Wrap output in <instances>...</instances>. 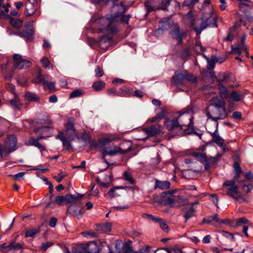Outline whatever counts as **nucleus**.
Segmentation results:
<instances>
[{
  "mask_svg": "<svg viewBox=\"0 0 253 253\" xmlns=\"http://www.w3.org/2000/svg\"><path fill=\"white\" fill-rule=\"evenodd\" d=\"M246 37V35L243 34L241 38V43H240L241 45V47L244 48V51H246L247 48V45L245 44Z\"/></svg>",
  "mask_w": 253,
  "mask_h": 253,
  "instance_id": "e2e57ef3",
  "label": "nucleus"
},
{
  "mask_svg": "<svg viewBox=\"0 0 253 253\" xmlns=\"http://www.w3.org/2000/svg\"><path fill=\"white\" fill-rule=\"evenodd\" d=\"M250 223L247 219L244 217L240 218L237 220L236 226H243L244 224H249Z\"/></svg>",
  "mask_w": 253,
  "mask_h": 253,
  "instance_id": "09e8293b",
  "label": "nucleus"
},
{
  "mask_svg": "<svg viewBox=\"0 0 253 253\" xmlns=\"http://www.w3.org/2000/svg\"><path fill=\"white\" fill-rule=\"evenodd\" d=\"M83 90L81 89H76L73 91L70 94V98H76L81 96L83 94Z\"/></svg>",
  "mask_w": 253,
  "mask_h": 253,
  "instance_id": "8fccbe9b",
  "label": "nucleus"
},
{
  "mask_svg": "<svg viewBox=\"0 0 253 253\" xmlns=\"http://www.w3.org/2000/svg\"><path fill=\"white\" fill-rule=\"evenodd\" d=\"M142 217L145 219H151L152 220H153L156 222H157L159 221V219L160 218V217H159L158 216H155L152 214H147V213L143 214Z\"/></svg>",
  "mask_w": 253,
  "mask_h": 253,
  "instance_id": "3c124183",
  "label": "nucleus"
},
{
  "mask_svg": "<svg viewBox=\"0 0 253 253\" xmlns=\"http://www.w3.org/2000/svg\"><path fill=\"white\" fill-rule=\"evenodd\" d=\"M173 30L170 32V35L172 39L177 42V44H181L183 39L185 38L187 35L186 31L180 30L178 25H172Z\"/></svg>",
  "mask_w": 253,
  "mask_h": 253,
  "instance_id": "9d476101",
  "label": "nucleus"
},
{
  "mask_svg": "<svg viewBox=\"0 0 253 253\" xmlns=\"http://www.w3.org/2000/svg\"><path fill=\"white\" fill-rule=\"evenodd\" d=\"M217 126L218 123L216 124V129L214 132L211 133V136L214 142L216 143L218 146L221 145L223 143V139L217 133Z\"/></svg>",
  "mask_w": 253,
  "mask_h": 253,
  "instance_id": "c85d7f7f",
  "label": "nucleus"
},
{
  "mask_svg": "<svg viewBox=\"0 0 253 253\" xmlns=\"http://www.w3.org/2000/svg\"><path fill=\"white\" fill-rule=\"evenodd\" d=\"M112 40L108 36H105L102 37L98 41V44L101 48L107 50L111 43Z\"/></svg>",
  "mask_w": 253,
  "mask_h": 253,
  "instance_id": "4be33fe9",
  "label": "nucleus"
},
{
  "mask_svg": "<svg viewBox=\"0 0 253 253\" xmlns=\"http://www.w3.org/2000/svg\"><path fill=\"white\" fill-rule=\"evenodd\" d=\"M45 138V137L43 136H39L38 137L37 139H36L34 138H31L30 140L29 144L31 145L37 147V148H38V149L41 151H44V150H45V147L39 143V140L41 139H43V138Z\"/></svg>",
  "mask_w": 253,
  "mask_h": 253,
  "instance_id": "b1692460",
  "label": "nucleus"
},
{
  "mask_svg": "<svg viewBox=\"0 0 253 253\" xmlns=\"http://www.w3.org/2000/svg\"><path fill=\"white\" fill-rule=\"evenodd\" d=\"M115 140L114 137L112 138H105L101 139L96 144L95 147L98 148L100 151L102 152V158L104 159V162L109 164V163L105 159V157L107 155L114 156L119 153H124V151H122L121 148L116 145H109L111 142Z\"/></svg>",
  "mask_w": 253,
  "mask_h": 253,
  "instance_id": "f03ea898",
  "label": "nucleus"
},
{
  "mask_svg": "<svg viewBox=\"0 0 253 253\" xmlns=\"http://www.w3.org/2000/svg\"><path fill=\"white\" fill-rule=\"evenodd\" d=\"M98 250L96 243L94 242H89L84 248L83 246L77 247L74 253H95Z\"/></svg>",
  "mask_w": 253,
  "mask_h": 253,
  "instance_id": "ddd939ff",
  "label": "nucleus"
},
{
  "mask_svg": "<svg viewBox=\"0 0 253 253\" xmlns=\"http://www.w3.org/2000/svg\"><path fill=\"white\" fill-rule=\"evenodd\" d=\"M105 85V83L102 81L95 82L92 84V87L95 91H99L102 89Z\"/></svg>",
  "mask_w": 253,
  "mask_h": 253,
  "instance_id": "58836bf2",
  "label": "nucleus"
},
{
  "mask_svg": "<svg viewBox=\"0 0 253 253\" xmlns=\"http://www.w3.org/2000/svg\"><path fill=\"white\" fill-rule=\"evenodd\" d=\"M230 98L235 101H239L243 99L242 96L236 91H233L230 95Z\"/></svg>",
  "mask_w": 253,
  "mask_h": 253,
  "instance_id": "37998d69",
  "label": "nucleus"
},
{
  "mask_svg": "<svg viewBox=\"0 0 253 253\" xmlns=\"http://www.w3.org/2000/svg\"><path fill=\"white\" fill-rule=\"evenodd\" d=\"M107 93L109 95L112 96H119V92L117 91L116 88H111L108 89Z\"/></svg>",
  "mask_w": 253,
  "mask_h": 253,
  "instance_id": "052dcab7",
  "label": "nucleus"
},
{
  "mask_svg": "<svg viewBox=\"0 0 253 253\" xmlns=\"http://www.w3.org/2000/svg\"><path fill=\"white\" fill-rule=\"evenodd\" d=\"M204 222L208 224L212 223L215 224V223L218 224H228L229 220L228 219L222 220L220 219L217 217V215L216 214L211 216L208 217L207 218L204 219Z\"/></svg>",
  "mask_w": 253,
  "mask_h": 253,
  "instance_id": "aec40b11",
  "label": "nucleus"
},
{
  "mask_svg": "<svg viewBox=\"0 0 253 253\" xmlns=\"http://www.w3.org/2000/svg\"><path fill=\"white\" fill-rule=\"evenodd\" d=\"M9 244L7 245L5 243L0 245V250L3 253H8L10 251L9 249Z\"/></svg>",
  "mask_w": 253,
  "mask_h": 253,
  "instance_id": "680f3d73",
  "label": "nucleus"
},
{
  "mask_svg": "<svg viewBox=\"0 0 253 253\" xmlns=\"http://www.w3.org/2000/svg\"><path fill=\"white\" fill-rule=\"evenodd\" d=\"M178 122L179 128L183 129V127H190L192 124L193 118L186 111L177 112L175 114Z\"/></svg>",
  "mask_w": 253,
  "mask_h": 253,
  "instance_id": "0eeeda50",
  "label": "nucleus"
},
{
  "mask_svg": "<svg viewBox=\"0 0 253 253\" xmlns=\"http://www.w3.org/2000/svg\"><path fill=\"white\" fill-rule=\"evenodd\" d=\"M206 114L208 119L216 122L225 118L227 116V112L225 101L217 97L212 98L206 109Z\"/></svg>",
  "mask_w": 253,
  "mask_h": 253,
  "instance_id": "f257e3e1",
  "label": "nucleus"
},
{
  "mask_svg": "<svg viewBox=\"0 0 253 253\" xmlns=\"http://www.w3.org/2000/svg\"><path fill=\"white\" fill-rule=\"evenodd\" d=\"M13 60L14 67L19 70L27 68L32 64L30 61L23 59L21 55L18 54L13 55Z\"/></svg>",
  "mask_w": 253,
  "mask_h": 253,
  "instance_id": "9b49d317",
  "label": "nucleus"
},
{
  "mask_svg": "<svg viewBox=\"0 0 253 253\" xmlns=\"http://www.w3.org/2000/svg\"><path fill=\"white\" fill-rule=\"evenodd\" d=\"M36 0H28L25 4V14L26 16L33 15L37 9Z\"/></svg>",
  "mask_w": 253,
  "mask_h": 253,
  "instance_id": "f3484780",
  "label": "nucleus"
},
{
  "mask_svg": "<svg viewBox=\"0 0 253 253\" xmlns=\"http://www.w3.org/2000/svg\"><path fill=\"white\" fill-rule=\"evenodd\" d=\"M215 59L216 56L215 55H212L211 58L208 60L207 62L208 64V69H212L214 68L215 64L216 63Z\"/></svg>",
  "mask_w": 253,
  "mask_h": 253,
  "instance_id": "c03bdc74",
  "label": "nucleus"
},
{
  "mask_svg": "<svg viewBox=\"0 0 253 253\" xmlns=\"http://www.w3.org/2000/svg\"><path fill=\"white\" fill-rule=\"evenodd\" d=\"M185 81L195 83L197 82V79L193 75L189 74L187 71L184 70L173 76L171 83L174 85L179 86L183 84Z\"/></svg>",
  "mask_w": 253,
  "mask_h": 253,
  "instance_id": "39448f33",
  "label": "nucleus"
},
{
  "mask_svg": "<svg viewBox=\"0 0 253 253\" xmlns=\"http://www.w3.org/2000/svg\"><path fill=\"white\" fill-rule=\"evenodd\" d=\"M173 193V191L165 192L164 193L165 195H170L169 197H167L164 199L165 204L166 205H168L170 207L173 206L176 200V198L175 196L172 195Z\"/></svg>",
  "mask_w": 253,
  "mask_h": 253,
  "instance_id": "a878e982",
  "label": "nucleus"
},
{
  "mask_svg": "<svg viewBox=\"0 0 253 253\" xmlns=\"http://www.w3.org/2000/svg\"><path fill=\"white\" fill-rule=\"evenodd\" d=\"M123 187H116L115 188L111 189L108 192V195L111 198H113L115 197L118 196L119 195L116 193V190L118 189H123Z\"/></svg>",
  "mask_w": 253,
  "mask_h": 253,
  "instance_id": "49530a36",
  "label": "nucleus"
},
{
  "mask_svg": "<svg viewBox=\"0 0 253 253\" xmlns=\"http://www.w3.org/2000/svg\"><path fill=\"white\" fill-rule=\"evenodd\" d=\"M218 88L220 93L224 97L228 96V92L226 88L221 84H218Z\"/></svg>",
  "mask_w": 253,
  "mask_h": 253,
  "instance_id": "864d4df0",
  "label": "nucleus"
},
{
  "mask_svg": "<svg viewBox=\"0 0 253 253\" xmlns=\"http://www.w3.org/2000/svg\"><path fill=\"white\" fill-rule=\"evenodd\" d=\"M223 186L228 187L226 194L233 198L240 193L238 189L239 187L236 184L235 180H226L224 182Z\"/></svg>",
  "mask_w": 253,
  "mask_h": 253,
  "instance_id": "f8f14e48",
  "label": "nucleus"
},
{
  "mask_svg": "<svg viewBox=\"0 0 253 253\" xmlns=\"http://www.w3.org/2000/svg\"><path fill=\"white\" fill-rule=\"evenodd\" d=\"M193 156L197 158L205 166L206 169H209L211 167V163L214 161H217L222 156V154H217L215 157H208L204 153H194Z\"/></svg>",
  "mask_w": 253,
  "mask_h": 253,
  "instance_id": "1a4fd4ad",
  "label": "nucleus"
},
{
  "mask_svg": "<svg viewBox=\"0 0 253 253\" xmlns=\"http://www.w3.org/2000/svg\"><path fill=\"white\" fill-rule=\"evenodd\" d=\"M194 50L197 52H203L205 50V48L201 45L200 42H197L195 45Z\"/></svg>",
  "mask_w": 253,
  "mask_h": 253,
  "instance_id": "13d9d810",
  "label": "nucleus"
},
{
  "mask_svg": "<svg viewBox=\"0 0 253 253\" xmlns=\"http://www.w3.org/2000/svg\"><path fill=\"white\" fill-rule=\"evenodd\" d=\"M44 85L47 86L50 90H54L55 87L54 83L53 82H48L46 81L44 82Z\"/></svg>",
  "mask_w": 253,
  "mask_h": 253,
  "instance_id": "338daca9",
  "label": "nucleus"
},
{
  "mask_svg": "<svg viewBox=\"0 0 253 253\" xmlns=\"http://www.w3.org/2000/svg\"><path fill=\"white\" fill-rule=\"evenodd\" d=\"M41 231L40 227L31 228L28 230L25 233V237H34L35 236Z\"/></svg>",
  "mask_w": 253,
  "mask_h": 253,
  "instance_id": "7c9ffc66",
  "label": "nucleus"
},
{
  "mask_svg": "<svg viewBox=\"0 0 253 253\" xmlns=\"http://www.w3.org/2000/svg\"><path fill=\"white\" fill-rule=\"evenodd\" d=\"M97 22L101 26L99 28V32H106L112 34L118 31V15H107L106 17L99 18Z\"/></svg>",
  "mask_w": 253,
  "mask_h": 253,
  "instance_id": "7ed1b4c3",
  "label": "nucleus"
},
{
  "mask_svg": "<svg viewBox=\"0 0 253 253\" xmlns=\"http://www.w3.org/2000/svg\"><path fill=\"white\" fill-rule=\"evenodd\" d=\"M84 237L96 238L97 237V234L94 232L86 231L83 232L81 233Z\"/></svg>",
  "mask_w": 253,
  "mask_h": 253,
  "instance_id": "6e6d98bb",
  "label": "nucleus"
},
{
  "mask_svg": "<svg viewBox=\"0 0 253 253\" xmlns=\"http://www.w3.org/2000/svg\"><path fill=\"white\" fill-rule=\"evenodd\" d=\"M178 122L177 120L176 116L174 115V117L172 119H166L164 122V125L169 130L179 128Z\"/></svg>",
  "mask_w": 253,
  "mask_h": 253,
  "instance_id": "6ab92c4d",
  "label": "nucleus"
},
{
  "mask_svg": "<svg viewBox=\"0 0 253 253\" xmlns=\"http://www.w3.org/2000/svg\"><path fill=\"white\" fill-rule=\"evenodd\" d=\"M66 202L65 196H58L55 198V203L58 205H62Z\"/></svg>",
  "mask_w": 253,
  "mask_h": 253,
  "instance_id": "5fc2aeb1",
  "label": "nucleus"
},
{
  "mask_svg": "<svg viewBox=\"0 0 253 253\" xmlns=\"http://www.w3.org/2000/svg\"><path fill=\"white\" fill-rule=\"evenodd\" d=\"M234 199L237 200L240 203H243L247 201L246 198L240 193H239L236 197L234 198Z\"/></svg>",
  "mask_w": 253,
  "mask_h": 253,
  "instance_id": "69168bd1",
  "label": "nucleus"
},
{
  "mask_svg": "<svg viewBox=\"0 0 253 253\" xmlns=\"http://www.w3.org/2000/svg\"><path fill=\"white\" fill-rule=\"evenodd\" d=\"M121 92H119L121 96H129L130 94L129 89L126 86H123L120 88Z\"/></svg>",
  "mask_w": 253,
  "mask_h": 253,
  "instance_id": "a19ab883",
  "label": "nucleus"
},
{
  "mask_svg": "<svg viewBox=\"0 0 253 253\" xmlns=\"http://www.w3.org/2000/svg\"><path fill=\"white\" fill-rule=\"evenodd\" d=\"M11 107L15 111L19 110L22 106V103L17 95H15L14 98L9 101Z\"/></svg>",
  "mask_w": 253,
  "mask_h": 253,
  "instance_id": "5701e85b",
  "label": "nucleus"
},
{
  "mask_svg": "<svg viewBox=\"0 0 253 253\" xmlns=\"http://www.w3.org/2000/svg\"><path fill=\"white\" fill-rule=\"evenodd\" d=\"M57 139H60L63 144V146L66 150H69L72 148L71 142L72 140H70L68 137L64 136L63 132H60L58 135L56 136Z\"/></svg>",
  "mask_w": 253,
  "mask_h": 253,
  "instance_id": "412c9836",
  "label": "nucleus"
},
{
  "mask_svg": "<svg viewBox=\"0 0 253 253\" xmlns=\"http://www.w3.org/2000/svg\"><path fill=\"white\" fill-rule=\"evenodd\" d=\"M53 245V243L51 242H47L45 243H43L42 244V246L40 247V249L43 251L45 252L47 250V249L52 246Z\"/></svg>",
  "mask_w": 253,
  "mask_h": 253,
  "instance_id": "4d7b16f0",
  "label": "nucleus"
},
{
  "mask_svg": "<svg viewBox=\"0 0 253 253\" xmlns=\"http://www.w3.org/2000/svg\"><path fill=\"white\" fill-rule=\"evenodd\" d=\"M211 77L216 79L218 82L221 83L225 81L227 78L225 73H220L217 77L214 75L211 76Z\"/></svg>",
  "mask_w": 253,
  "mask_h": 253,
  "instance_id": "a18cd8bd",
  "label": "nucleus"
},
{
  "mask_svg": "<svg viewBox=\"0 0 253 253\" xmlns=\"http://www.w3.org/2000/svg\"><path fill=\"white\" fill-rule=\"evenodd\" d=\"M231 52L235 54H238L240 55L241 53V50H244V48L241 47V45L239 43H237L235 46L233 45L231 46Z\"/></svg>",
  "mask_w": 253,
  "mask_h": 253,
  "instance_id": "79ce46f5",
  "label": "nucleus"
},
{
  "mask_svg": "<svg viewBox=\"0 0 253 253\" xmlns=\"http://www.w3.org/2000/svg\"><path fill=\"white\" fill-rule=\"evenodd\" d=\"M78 199V197L72 194H67L65 196L66 202L71 205L75 204Z\"/></svg>",
  "mask_w": 253,
  "mask_h": 253,
  "instance_id": "f704fd0d",
  "label": "nucleus"
},
{
  "mask_svg": "<svg viewBox=\"0 0 253 253\" xmlns=\"http://www.w3.org/2000/svg\"><path fill=\"white\" fill-rule=\"evenodd\" d=\"M156 111H157L156 116H157V118L160 120H162L164 118V117L166 114V109L165 108H158L156 110Z\"/></svg>",
  "mask_w": 253,
  "mask_h": 253,
  "instance_id": "de8ad7c7",
  "label": "nucleus"
},
{
  "mask_svg": "<svg viewBox=\"0 0 253 253\" xmlns=\"http://www.w3.org/2000/svg\"><path fill=\"white\" fill-rule=\"evenodd\" d=\"M159 223L161 228L166 232H168L169 231V228L168 225L167 224L165 220L160 218L159 221L157 222Z\"/></svg>",
  "mask_w": 253,
  "mask_h": 253,
  "instance_id": "4c0bfd02",
  "label": "nucleus"
},
{
  "mask_svg": "<svg viewBox=\"0 0 253 253\" xmlns=\"http://www.w3.org/2000/svg\"><path fill=\"white\" fill-rule=\"evenodd\" d=\"M10 23L12 27L16 29L20 28L23 25L22 21L12 17L10 18Z\"/></svg>",
  "mask_w": 253,
  "mask_h": 253,
  "instance_id": "c9c22d12",
  "label": "nucleus"
},
{
  "mask_svg": "<svg viewBox=\"0 0 253 253\" xmlns=\"http://www.w3.org/2000/svg\"><path fill=\"white\" fill-rule=\"evenodd\" d=\"M182 211L183 213V217L187 221L195 215L196 210L193 207V204H188L184 206Z\"/></svg>",
  "mask_w": 253,
  "mask_h": 253,
  "instance_id": "2eb2a0df",
  "label": "nucleus"
},
{
  "mask_svg": "<svg viewBox=\"0 0 253 253\" xmlns=\"http://www.w3.org/2000/svg\"><path fill=\"white\" fill-rule=\"evenodd\" d=\"M154 0H150L145 2V5L147 8V10L148 12H150L153 10L156 9H162L165 10H168L167 6L170 5L171 2L172 4L174 6V11H178L180 8L179 3L174 0H167L166 2V5L163 7H157L154 4Z\"/></svg>",
  "mask_w": 253,
  "mask_h": 253,
  "instance_id": "6e6552de",
  "label": "nucleus"
},
{
  "mask_svg": "<svg viewBox=\"0 0 253 253\" xmlns=\"http://www.w3.org/2000/svg\"><path fill=\"white\" fill-rule=\"evenodd\" d=\"M23 244L16 242L15 240L12 241L9 244V249L10 251L15 252L23 249Z\"/></svg>",
  "mask_w": 253,
  "mask_h": 253,
  "instance_id": "2f4dec72",
  "label": "nucleus"
},
{
  "mask_svg": "<svg viewBox=\"0 0 253 253\" xmlns=\"http://www.w3.org/2000/svg\"><path fill=\"white\" fill-rule=\"evenodd\" d=\"M33 34L34 32L32 30H26L21 32H18L17 35L21 37L26 38L28 40H31L32 39Z\"/></svg>",
  "mask_w": 253,
  "mask_h": 253,
  "instance_id": "473e14b6",
  "label": "nucleus"
},
{
  "mask_svg": "<svg viewBox=\"0 0 253 253\" xmlns=\"http://www.w3.org/2000/svg\"><path fill=\"white\" fill-rule=\"evenodd\" d=\"M25 97L29 101L38 102L40 100L39 97L35 93L31 92H26Z\"/></svg>",
  "mask_w": 253,
  "mask_h": 253,
  "instance_id": "72a5a7b5",
  "label": "nucleus"
},
{
  "mask_svg": "<svg viewBox=\"0 0 253 253\" xmlns=\"http://www.w3.org/2000/svg\"><path fill=\"white\" fill-rule=\"evenodd\" d=\"M124 178L128 184L133 185L135 183V180L133 178L132 175L127 171L124 172Z\"/></svg>",
  "mask_w": 253,
  "mask_h": 253,
  "instance_id": "e433bc0d",
  "label": "nucleus"
},
{
  "mask_svg": "<svg viewBox=\"0 0 253 253\" xmlns=\"http://www.w3.org/2000/svg\"><path fill=\"white\" fill-rule=\"evenodd\" d=\"M64 136L70 140H73L77 136L74 127V123L69 120L67 124Z\"/></svg>",
  "mask_w": 253,
  "mask_h": 253,
  "instance_id": "4468645a",
  "label": "nucleus"
},
{
  "mask_svg": "<svg viewBox=\"0 0 253 253\" xmlns=\"http://www.w3.org/2000/svg\"><path fill=\"white\" fill-rule=\"evenodd\" d=\"M155 253H171V252L168 248H163L157 250Z\"/></svg>",
  "mask_w": 253,
  "mask_h": 253,
  "instance_id": "774afa93",
  "label": "nucleus"
},
{
  "mask_svg": "<svg viewBox=\"0 0 253 253\" xmlns=\"http://www.w3.org/2000/svg\"><path fill=\"white\" fill-rule=\"evenodd\" d=\"M45 82H46V80H45V79L42 78V77L40 73H39L37 78H36L34 80V82L36 84L42 83L43 85L44 84Z\"/></svg>",
  "mask_w": 253,
  "mask_h": 253,
  "instance_id": "bf43d9fd",
  "label": "nucleus"
},
{
  "mask_svg": "<svg viewBox=\"0 0 253 253\" xmlns=\"http://www.w3.org/2000/svg\"><path fill=\"white\" fill-rule=\"evenodd\" d=\"M143 131L148 136H153L158 134H163V132L161 130V126L159 125H155L149 127L144 128Z\"/></svg>",
  "mask_w": 253,
  "mask_h": 253,
  "instance_id": "dca6fc26",
  "label": "nucleus"
},
{
  "mask_svg": "<svg viewBox=\"0 0 253 253\" xmlns=\"http://www.w3.org/2000/svg\"><path fill=\"white\" fill-rule=\"evenodd\" d=\"M16 147V138L14 135H8L4 144L1 145V150L2 155H0L1 158L7 156L9 154L15 151Z\"/></svg>",
  "mask_w": 253,
  "mask_h": 253,
  "instance_id": "423d86ee",
  "label": "nucleus"
},
{
  "mask_svg": "<svg viewBox=\"0 0 253 253\" xmlns=\"http://www.w3.org/2000/svg\"><path fill=\"white\" fill-rule=\"evenodd\" d=\"M170 183L168 181H161L156 179L155 183V189L165 190L169 188Z\"/></svg>",
  "mask_w": 253,
  "mask_h": 253,
  "instance_id": "393cba45",
  "label": "nucleus"
},
{
  "mask_svg": "<svg viewBox=\"0 0 253 253\" xmlns=\"http://www.w3.org/2000/svg\"><path fill=\"white\" fill-rule=\"evenodd\" d=\"M95 76L97 77H101L104 74V72H103L102 69L101 68H100V67L99 66H98L96 67V69L95 70Z\"/></svg>",
  "mask_w": 253,
  "mask_h": 253,
  "instance_id": "0e129e2a",
  "label": "nucleus"
},
{
  "mask_svg": "<svg viewBox=\"0 0 253 253\" xmlns=\"http://www.w3.org/2000/svg\"><path fill=\"white\" fill-rule=\"evenodd\" d=\"M41 62L42 64L43 67L45 69H50L52 68L50 62L49 61V60L46 57H43L41 59Z\"/></svg>",
  "mask_w": 253,
  "mask_h": 253,
  "instance_id": "ea45409f",
  "label": "nucleus"
},
{
  "mask_svg": "<svg viewBox=\"0 0 253 253\" xmlns=\"http://www.w3.org/2000/svg\"><path fill=\"white\" fill-rule=\"evenodd\" d=\"M119 0H90L92 3H93L95 4H99L100 2H103L105 4H108L110 2H112V3H115L116 1H118Z\"/></svg>",
  "mask_w": 253,
  "mask_h": 253,
  "instance_id": "603ef678",
  "label": "nucleus"
},
{
  "mask_svg": "<svg viewBox=\"0 0 253 253\" xmlns=\"http://www.w3.org/2000/svg\"><path fill=\"white\" fill-rule=\"evenodd\" d=\"M197 35H200L201 32L208 26L212 25V27H216L215 17L212 15V12H210L208 15H204L201 20H197L191 23Z\"/></svg>",
  "mask_w": 253,
  "mask_h": 253,
  "instance_id": "20e7f679",
  "label": "nucleus"
},
{
  "mask_svg": "<svg viewBox=\"0 0 253 253\" xmlns=\"http://www.w3.org/2000/svg\"><path fill=\"white\" fill-rule=\"evenodd\" d=\"M115 248L117 253H135L132 248L127 244H124L121 247V243L119 242L116 243Z\"/></svg>",
  "mask_w": 253,
  "mask_h": 253,
  "instance_id": "a211bd4d",
  "label": "nucleus"
},
{
  "mask_svg": "<svg viewBox=\"0 0 253 253\" xmlns=\"http://www.w3.org/2000/svg\"><path fill=\"white\" fill-rule=\"evenodd\" d=\"M171 19L170 18L163 19L159 22L160 30H166L171 28ZM172 26V25L171 26ZM172 28V27H171Z\"/></svg>",
  "mask_w": 253,
  "mask_h": 253,
  "instance_id": "cd10ccee",
  "label": "nucleus"
},
{
  "mask_svg": "<svg viewBox=\"0 0 253 253\" xmlns=\"http://www.w3.org/2000/svg\"><path fill=\"white\" fill-rule=\"evenodd\" d=\"M239 183L240 184V187L241 188L243 192L246 194L249 193L251 191L253 187L252 184L248 182L247 180H241Z\"/></svg>",
  "mask_w": 253,
  "mask_h": 253,
  "instance_id": "bb28decb",
  "label": "nucleus"
},
{
  "mask_svg": "<svg viewBox=\"0 0 253 253\" xmlns=\"http://www.w3.org/2000/svg\"><path fill=\"white\" fill-rule=\"evenodd\" d=\"M112 225L109 222L100 224L97 226V230L103 232H108L111 230Z\"/></svg>",
  "mask_w": 253,
  "mask_h": 253,
  "instance_id": "c756f323",
  "label": "nucleus"
}]
</instances>
